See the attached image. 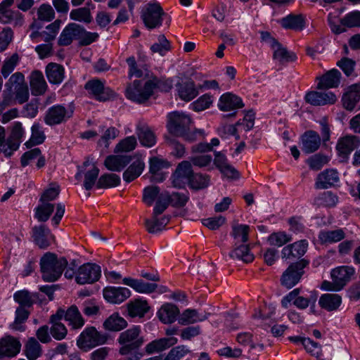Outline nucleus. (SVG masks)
<instances>
[{
  "label": "nucleus",
  "mask_w": 360,
  "mask_h": 360,
  "mask_svg": "<svg viewBox=\"0 0 360 360\" xmlns=\"http://www.w3.org/2000/svg\"><path fill=\"white\" fill-rule=\"evenodd\" d=\"M30 312L25 307H18L15 310L14 322L11 325L12 329L19 331L25 330L22 323L28 319Z\"/></svg>",
  "instance_id": "nucleus-47"
},
{
  "label": "nucleus",
  "mask_w": 360,
  "mask_h": 360,
  "mask_svg": "<svg viewBox=\"0 0 360 360\" xmlns=\"http://www.w3.org/2000/svg\"><path fill=\"white\" fill-rule=\"evenodd\" d=\"M243 105L241 98L231 93L223 94L220 97L218 104L219 109L222 111H230L241 108Z\"/></svg>",
  "instance_id": "nucleus-22"
},
{
  "label": "nucleus",
  "mask_w": 360,
  "mask_h": 360,
  "mask_svg": "<svg viewBox=\"0 0 360 360\" xmlns=\"http://www.w3.org/2000/svg\"><path fill=\"white\" fill-rule=\"evenodd\" d=\"M309 264L308 261L301 259L299 262L291 264L283 273L281 277V283L287 288L295 286L304 274V269Z\"/></svg>",
  "instance_id": "nucleus-6"
},
{
  "label": "nucleus",
  "mask_w": 360,
  "mask_h": 360,
  "mask_svg": "<svg viewBox=\"0 0 360 360\" xmlns=\"http://www.w3.org/2000/svg\"><path fill=\"white\" fill-rule=\"evenodd\" d=\"M13 298L22 307H30L34 303L39 300L38 293H30L27 290H20L16 292Z\"/></svg>",
  "instance_id": "nucleus-36"
},
{
  "label": "nucleus",
  "mask_w": 360,
  "mask_h": 360,
  "mask_svg": "<svg viewBox=\"0 0 360 360\" xmlns=\"http://www.w3.org/2000/svg\"><path fill=\"white\" fill-rule=\"evenodd\" d=\"M191 119L183 112H172L167 115V127L173 135H187L190 133Z\"/></svg>",
  "instance_id": "nucleus-4"
},
{
  "label": "nucleus",
  "mask_w": 360,
  "mask_h": 360,
  "mask_svg": "<svg viewBox=\"0 0 360 360\" xmlns=\"http://www.w3.org/2000/svg\"><path fill=\"white\" fill-rule=\"evenodd\" d=\"M78 170L75 178L77 180H81L82 174H84V187L87 191L91 189L98 179L99 169L94 164H90V162L86 160L82 166L78 167Z\"/></svg>",
  "instance_id": "nucleus-10"
},
{
  "label": "nucleus",
  "mask_w": 360,
  "mask_h": 360,
  "mask_svg": "<svg viewBox=\"0 0 360 360\" xmlns=\"http://www.w3.org/2000/svg\"><path fill=\"white\" fill-rule=\"evenodd\" d=\"M123 283L128 285L140 293H151L155 290L158 285L155 283H146L143 280H137L131 278H124Z\"/></svg>",
  "instance_id": "nucleus-31"
},
{
  "label": "nucleus",
  "mask_w": 360,
  "mask_h": 360,
  "mask_svg": "<svg viewBox=\"0 0 360 360\" xmlns=\"http://www.w3.org/2000/svg\"><path fill=\"white\" fill-rule=\"evenodd\" d=\"M37 13V20H34V22L31 25L32 29L36 30L30 35V37L34 40L37 39L39 37H41L42 35V34L39 32V30L43 27L42 22L45 20V4H43L40 6Z\"/></svg>",
  "instance_id": "nucleus-52"
},
{
  "label": "nucleus",
  "mask_w": 360,
  "mask_h": 360,
  "mask_svg": "<svg viewBox=\"0 0 360 360\" xmlns=\"http://www.w3.org/2000/svg\"><path fill=\"white\" fill-rule=\"evenodd\" d=\"M131 295L127 288L107 287L103 290L104 298L110 303L117 304L124 302Z\"/></svg>",
  "instance_id": "nucleus-15"
},
{
  "label": "nucleus",
  "mask_w": 360,
  "mask_h": 360,
  "mask_svg": "<svg viewBox=\"0 0 360 360\" xmlns=\"http://www.w3.org/2000/svg\"><path fill=\"white\" fill-rule=\"evenodd\" d=\"M354 270L350 266H340L331 271V278L335 282V285L341 290L349 281Z\"/></svg>",
  "instance_id": "nucleus-20"
},
{
  "label": "nucleus",
  "mask_w": 360,
  "mask_h": 360,
  "mask_svg": "<svg viewBox=\"0 0 360 360\" xmlns=\"http://www.w3.org/2000/svg\"><path fill=\"white\" fill-rule=\"evenodd\" d=\"M46 77L51 83L59 84L64 77V68L59 64L50 63L46 65Z\"/></svg>",
  "instance_id": "nucleus-42"
},
{
  "label": "nucleus",
  "mask_w": 360,
  "mask_h": 360,
  "mask_svg": "<svg viewBox=\"0 0 360 360\" xmlns=\"http://www.w3.org/2000/svg\"><path fill=\"white\" fill-rule=\"evenodd\" d=\"M166 200H168L169 205L174 207H183L189 200V196L186 193L174 192L172 194L165 193Z\"/></svg>",
  "instance_id": "nucleus-48"
},
{
  "label": "nucleus",
  "mask_w": 360,
  "mask_h": 360,
  "mask_svg": "<svg viewBox=\"0 0 360 360\" xmlns=\"http://www.w3.org/2000/svg\"><path fill=\"white\" fill-rule=\"evenodd\" d=\"M165 13L158 3H150L145 6L141 11V18L148 29L159 27L162 24V16Z\"/></svg>",
  "instance_id": "nucleus-5"
},
{
  "label": "nucleus",
  "mask_w": 360,
  "mask_h": 360,
  "mask_svg": "<svg viewBox=\"0 0 360 360\" xmlns=\"http://www.w3.org/2000/svg\"><path fill=\"white\" fill-rule=\"evenodd\" d=\"M167 166V162L158 158L153 157L150 159V172L153 174L152 180L162 181L165 179L163 174L159 172Z\"/></svg>",
  "instance_id": "nucleus-44"
},
{
  "label": "nucleus",
  "mask_w": 360,
  "mask_h": 360,
  "mask_svg": "<svg viewBox=\"0 0 360 360\" xmlns=\"http://www.w3.org/2000/svg\"><path fill=\"white\" fill-rule=\"evenodd\" d=\"M179 314V308L172 303L164 304L157 312L159 320L164 324L173 323Z\"/></svg>",
  "instance_id": "nucleus-16"
},
{
  "label": "nucleus",
  "mask_w": 360,
  "mask_h": 360,
  "mask_svg": "<svg viewBox=\"0 0 360 360\" xmlns=\"http://www.w3.org/2000/svg\"><path fill=\"white\" fill-rule=\"evenodd\" d=\"M136 145L137 141L134 136H127L117 144L114 152L116 153L130 152L136 148Z\"/></svg>",
  "instance_id": "nucleus-54"
},
{
  "label": "nucleus",
  "mask_w": 360,
  "mask_h": 360,
  "mask_svg": "<svg viewBox=\"0 0 360 360\" xmlns=\"http://www.w3.org/2000/svg\"><path fill=\"white\" fill-rule=\"evenodd\" d=\"M272 49H274V59L278 60L282 64L293 62L297 59L295 53L288 51L279 42L276 44V46H274Z\"/></svg>",
  "instance_id": "nucleus-37"
},
{
  "label": "nucleus",
  "mask_w": 360,
  "mask_h": 360,
  "mask_svg": "<svg viewBox=\"0 0 360 360\" xmlns=\"http://www.w3.org/2000/svg\"><path fill=\"white\" fill-rule=\"evenodd\" d=\"M131 160V157L129 155H110L105 158L104 165L110 171L120 172Z\"/></svg>",
  "instance_id": "nucleus-17"
},
{
  "label": "nucleus",
  "mask_w": 360,
  "mask_h": 360,
  "mask_svg": "<svg viewBox=\"0 0 360 360\" xmlns=\"http://www.w3.org/2000/svg\"><path fill=\"white\" fill-rule=\"evenodd\" d=\"M179 97L186 101H190L198 94V91L193 81H187L178 85Z\"/></svg>",
  "instance_id": "nucleus-38"
},
{
  "label": "nucleus",
  "mask_w": 360,
  "mask_h": 360,
  "mask_svg": "<svg viewBox=\"0 0 360 360\" xmlns=\"http://www.w3.org/2000/svg\"><path fill=\"white\" fill-rule=\"evenodd\" d=\"M83 32V27L79 24L69 23L62 31L58 39L59 46H66L72 44L73 40H79V37Z\"/></svg>",
  "instance_id": "nucleus-12"
},
{
  "label": "nucleus",
  "mask_w": 360,
  "mask_h": 360,
  "mask_svg": "<svg viewBox=\"0 0 360 360\" xmlns=\"http://www.w3.org/2000/svg\"><path fill=\"white\" fill-rule=\"evenodd\" d=\"M219 145V140L214 138L211 140L210 143L201 142L198 144L193 145L191 147V153H202L212 150L213 147Z\"/></svg>",
  "instance_id": "nucleus-59"
},
{
  "label": "nucleus",
  "mask_w": 360,
  "mask_h": 360,
  "mask_svg": "<svg viewBox=\"0 0 360 360\" xmlns=\"http://www.w3.org/2000/svg\"><path fill=\"white\" fill-rule=\"evenodd\" d=\"M341 73L336 69L328 71L326 74L318 77L317 89H330L337 87L340 82Z\"/></svg>",
  "instance_id": "nucleus-19"
},
{
  "label": "nucleus",
  "mask_w": 360,
  "mask_h": 360,
  "mask_svg": "<svg viewBox=\"0 0 360 360\" xmlns=\"http://www.w3.org/2000/svg\"><path fill=\"white\" fill-rule=\"evenodd\" d=\"M345 237V233L342 229L333 231H323L319 233V238L321 244L337 243Z\"/></svg>",
  "instance_id": "nucleus-43"
},
{
  "label": "nucleus",
  "mask_w": 360,
  "mask_h": 360,
  "mask_svg": "<svg viewBox=\"0 0 360 360\" xmlns=\"http://www.w3.org/2000/svg\"><path fill=\"white\" fill-rule=\"evenodd\" d=\"M339 181L338 173L335 169H326L318 175L316 186L318 188H326Z\"/></svg>",
  "instance_id": "nucleus-29"
},
{
  "label": "nucleus",
  "mask_w": 360,
  "mask_h": 360,
  "mask_svg": "<svg viewBox=\"0 0 360 360\" xmlns=\"http://www.w3.org/2000/svg\"><path fill=\"white\" fill-rule=\"evenodd\" d=\"M108 335L98 332L95 327L86 328L79 335L77 340V347L84 350L88 351L93 347L105 343Z\"/></svg>",
  "instance_id": "nucleus-2"
},
{
  "label": "nucleus",
  "mask_w": 360,
  "mask_h": 360,
  "mask_svg": "<svg viewBox=\"0 0 360 360\" xmlns=\"http://www.w3.org/2000/svg\"><path fill=\"white\" fill-rule=\"evenodd\" d=\"M118 342L121 345L119 353L121 355H129L138 350L143 344L144 340L141 336L139 326L132 327L120 334Z\"/></svg>",
  "instance_id": "nucleus-1"
},
{
  "label": "nucleus",
  "mask_w": 360,
  "mask_h": 360,
  "mask_svg": "<svg viewBox=\"0 0 360 360\" xmlns=\"http://www.w3.org/2000/svg\"><path fill=\"white\" fill-rule=\"evenodd\" d=\"M190 353L191 351L186 346L179 345L172 348L164 360H180Z\"/></svg>",
  "instance_id": "nucleus-58"
},
{
  "label": "nucleus",
  "mask_w": 360,
  "mask_h": 360,
  "mask_svg": "<svg viewBox=\"0 0 360 360\" xmlns=\"http://www.w3.org/2000/svg\"><path fill=\"white\" fill-rule=\"evenodd\" d=\"M21 344L20 341L12 337L6 336L0 340V359L6 357H13L20 351Z\"/></svg>",
  "instance_id": "nucleus-13"
},
{
  "label": "nucleus",
  "mask_w": 360,
  "mask_h": 360,
  "mask_svg": "<svg viewBox=\"0 0 360 360\" xmlns=\"http://www.w3.org/2000/svg\"><path fill=\"white\" fill-rule=\"evenodd\" d=\"M41 353V347L38 341L31 338L25 345V354L29 360H35Z\"/></svg>",
  "instance_id": "nucleus-50"
},
{
  "label": "nucleus",
  "mask_w": 360,
  "mask_h": 360,
  "mask_svg": "<svg viewBox=\"0 0 360 360\" xmlns=\"http://www.w3.org/2000/svg\"><path fill=\"white\" fill-rule=\"evenodd\" d=\"M358 145L357 136H342L337 143L336 148L339 154L345 158Z\"/></svg>",
  "instance_id": "nucleus-27"
},
{
  "label": "nucleus",
  "mask_w": 360,
  "mask_h": 360,
  "mask_svg": "<svg viewBox=\"0 0 360 360\" xmlns=\"http://www.w3.org/2000/svg\"><path fill=\"white\" fill-rule=\"evenodd\" d=\"M177 342L176 338H164L155 340L148 344L146 347V352L148 354H153L154 352H162Z\"/></svg>",
  "instance_id": "nucleus-30"
},
{
  "label": "nucleus",
  "mask_w": 360,
  "mask_h": 360,
  "mask_svg": "<svg viewBox=\"0 0 360 360\" xmlns=\"http://www.w3.org/2000/svg\"><path fill=\"white\" fill-rule=\"evenodd\" d=\"M300 292V288H295L290 292L281 300V305L284 308H288L291 302H293L294 305L298 309H307L310 304H314L317 300V295L316 292H312L309 297L299 296Z\"/></svg>",
  "instance_id": "nucleus-9"
},
{
  "label": "nucleus",
  "mask_w": 360,
  "mask_h": 360,
  "mask_svg": "<svg viewBox=\"0 0 360 360\" xmlns=\"http://www.w3.org/2000/svg\"><path fill=\"white\" fill-rule=\"evenodd\" d=\"M307 103L312 105L333 104L337 101L336 96L331 92L309 91L305 96Z\"/></svg>",
  "instance_id": "nucleus-14"
},
{
  "label": "nucleus",
  "mask_w": 360,
  "mask_h": 360,
  "mask_svg": "<svg viewBox=\"0 0 360 360\" xmlns=\"http://www.w3.org/2000/svg\"><path fill=\"white\" fill-rule=\"evenodd\" d=\"M84 88L89 94L93 95L99 101H105L115 96V93L112 90L105 88L103 82L98 79L87 82Z\"/></svg>",
  "instance_id": "nucleus-11"
},
{
  "label": "nucleus",
  "mask_w": 360,
  "mask_h": 360,
  "mask_svg": "<svg viewBox=\"0 0 360 360\" xmlns=\"http://www.w3.org/2000/svg\"><path fill=\"white\" fill-rule=\"evenodd\" d=\"M72 20L89 23L91 21V15L89 8L86 7L72 10L70 13Z\"/></svg>",
  "instance_id": "nucleus-57"
},
{
  "label": "nucleus",
  "mask_w": 360,
  "mask_h": 360,
  "mask_svg": "<svg viewBox=\"0 0 360 360\" xmlns=\"http://www.w3.org/2000/svg\"><path fill=\"white\" fill-rule=\"evenodd\" d=\"M307 246L308 243L304 240L286 245L282 250V257L285 259L300 257L306 252Z\"/></svg>",
  "instance_id": "nucleus-21"
},
{
  "label": "nucleus",
  "mask_w": 360,
  "mask_h": 360,
  "mask_svg": "<svg viewBox=\"0 0 360 360\" xmlns=\"http://www.w3.org/2000/svg\"><path fill=\"white\" fill-rule=\"evenodd\" d=\"M321 143L320 136H302V150L306 153H313L320 147Z\"/></svg>",
  "instance_id": "nucleus-49"
},
{
  "label": "nucleus",
  "mask_w": 360,
  "mask_h": 360,
  "mask_svg": "<svg viewBox=\"0 0 360 360\" xmlns=\"http://www.w3.org/2000/svg\"><path fill=\"white\" fill-rule=\"evenodd\" d=\"M360 99V84L350 86L348 91L343 95L342 101L343 106L348 110H352Z\"/></svg>",
  "instance_id": "nucleus-25"
},
{
  "label": "nucleus",
  "mask_w": 360,
  "mask_h": 360,
  "mask_svg": "<svg viewBox=\"0 0 360 360\" xmlns=\"http://www.w3.org/2000/svg\"><path fill=\"white\" fill-rule=\"evenodd\" d=\"M65 211V205L58 203L46 202V220L55 212L54 215L51 218V225L56 228L60 224Z\"/></svg>",
  "instance_id": "nucleus-23"
},
{
  "label": "nucleus",
  "mask_w": 360,
  "mask_h": 360,
  "mask_svg": "<svg viewBox=\"0 0 360 360\" xmlns=\"http://www.w3.org/2000/svg\"><path fill=\"white\" fill-rule=\"evenodd\" d=\"M250 226L245 224H234L232 226L231 236L235 245L245 244L248 240Z\"/></svg>",
  "instance_id": "nucleus-39"
},
{
  "label": "nucleus",
  "mask_w": 360,
  "mask_h": 360,
  "mask_svg": "<svg viewBox=\"0 0 360 360\" xmlns=\"http://www.w3.org/2000/svg\"><path fill=\"white\" fill-rule=\"evenodd\" d=\"M154 89L155 84L153 81H147L142 86L140 81L135 80L127 87L126 96L131 101L141 103L150 98Z\"/></svg>",
  "instance_id": "nucleus-3"
},
{
  "label": "nucleus",
  "mask_w": 360,
  "mask_h": 360,
  "mask_svg": "<svg viewBox=\"0 0 360 360\" xmlns=\"http://www.w3.org/2000/svg\"><path fill=\"white\" fill-rule=\"evenodd\" d=\"M31 93L34 96L45 93V80L42 72L33 70L29 77Z\"/></svg>",
  "instance_id": "nucleus-26"
},
{
  "label": "nucleus",
  "mask_w": 360,
  "mask_h": 360,
  "mask_svg": "<svg viewBox=\"0 0 360 360\" xmlns=\"http://www.w3.org/2000/svg\"><path fill=\"white\" fill-rule=\"evenodd\" d=\"M65 319L73 329L81 328L84 325V319L75 305H72L65 311Z\"/></svg>",
  "instance_id": "nucleus-32"
},
{
  "label": "nucleus",
  "mask_w": 360,
  "mask_h": 360,
  "mask_svg": "<svg viewBox=\"0 0 360 360\" xmlns=\"http://www.w3.org/2000/svg\"><path fill=\"white\" fill-rule=\"evenodd\" d=\"M127 326L126 320L117 313L112 314L103 323L104 328L110 331H120L125 328Z\"/></svg>",
  "instance_id": "nucleus-41"
},
{
  "label": "nucleus",
  "mask_w": 360,
  "mask_h": 360,
  "mask_svg": "<svg viewBox=\"0 0 360 360\" xmlns=\"http://www.w3.org/2000/svg\"><path fill=\"white\" fill-rule=\"evenodd\" d=\"M208 314H200L195 309H188L184 310L180 315L179 323L182 326L193 324L206 320L208 318Z\"/></svg>",
  "instance_id": "nucleus-28"
},
{
  "label": "nucleus",
  "mask_w": 360,
  "mask_h": 360,
  "mask_svg": "<svg viewBox=\"0 0 360 360\" xmlns=\"http://www.w3.org/2000/svg\"><path fill=\"white\" fill-rule=\"evenodd\" d=\"M209 183V175L196 173L191 176V179L189 181L188 184L191 188L199 190L207 187Z\"/></svg>",
  "instance_id": "nucleus-51"
},
{
  "label": "nucleus",
  "mask_w": 360,
  "mask_h": 360,
  "mask_svg": "<svg viewBox=\"0 0 360 360\" xmlns=\"http://www.w3.org/2000/svg\"><path fill=\"white\" fill-rule=\"evenodd\" d=\"M145 164L143 161L138 158L134 161L124 172L123 179L127 182H131L138 178L143 171Z\"/></svg>",
  "instance_id": "nucleus-34"
},
{
  "label": "nucleus",
  "mask_w": 360,
  "mask_h": 360,
  "mask_svg": "<svg viewBox=\"0 0 360 360\" xmlns=\"http://www.w3.org/2000/svg\"><path fill=\"white\" fill-rule=\"evenodd\" d=\"M212 101L211 96L204 94L192 103V107L195 111H202L208 108L212 103Z\"/></svg>",
  "instance_id": "nucleus-62"
},
{
  "label": "nucleus",
  "mask_w": 360,
  "mask_h": 360,
  "mask_svg": "<svg viewBox=\"0 0 360 360\" xmlns=\"http://www.w3.org/2000/svg\"><path fill=\"white\" fill-rule=\"evenodd\" d=\"M169 221V219L167 217H162L158 219L157 216L153 215V219H146L145 224L146 229L149 233H154L162 230V229L167 225Z\"/></svg>",
  "instance_id": "nucleus-53"
},
{
  "label": "nucleus",
  "mask_w": 360,
  "mask_h": 360,
  "mask_svg": "<svg viewBox=\"0 0 360 360\" xmlns=\"http://www.w3.org/2000/svg\"><path fill=\"white\" fill-rule=\"evenodd\" d=\"M120 183V178L118 175L115 174H105L98 178L96 186L98 188H107L117 186Z\"/></svg>",
  "instance_id": "nucleus-46"
},
{
  "label": "nucleus",
  "mask_w": 360,
  "mask_h": 360,
  "mask_svg": "<svg viewBox=\"0 0 360 360\" xmlns=\"http://www.w3.org/2000/svg\"><path fill=\"white\" fill-rule=\"evenodd\" d=\"M328 162V157L320 154L311 156L307 161L309 167L314 170L320 169Z\"/></svg>",
  "instance_id": "nucleus-64"
},
{
  "label": "nucleus",
  "mask_w": 360,
  "mask_h": 360,
  "mask_svg": "<svg viewBox=\"0 0 360 360\" xmlns=\"http://www.w3.org/2000/svg\"><path fill=\"white\" fill-rule=\"evenodd\" d=\"M342 304V297L338 294L326 293L319 300V304L321 309L327 311H336Z\"/></svg>",
  "instance_id": "nucleus-24"
},
{
  "label": "nucleus",
  "mask_w": 360,
  "mask_h": 360,
  "mask_svg": "<svg viewBox=\"0 0 360 360\" xmlns=\"http://www.w3.org/2000/svg\"><path fill=\"white\" fill-rule=\"evenodd\" d=\"M67 266L65 257H58L55 253L46 252V282L57 281Z\"/></svg>",
  "instance_id": "nucleus-7"
},
{
  "label": "nucleus",
  "mask_w": 360,
  "mask_h": 360,
  "mask_svg": "<svg viewBox=\"0 0 360 360\" xmlns=\"http://www.w3.org/2000/svg\"><path fill=\"white\" fill-rule=\"evenodd\" d=\"M101 273V267L98 265L91 263L84 264L78 268L75 281L79 285L94 283L99 279Z\"/></svg>",
  "instance_id": "nucleus-8"
},
{
  "label": "nucleus",
  "mask_w": 360,
  "mask_h": 360,
  "mask_svg": "<svg viewBox=\"0 0 360 360\" xmlns=\"http://www.w3.org/2000/svg\"><path fill=\"white\" fill-rule=\"evenodd\" d=\"M19 143L18 136H0V153L11 156L18 148Z\"/></svg>",
  "instance_id": "nucleus-35"
},
{
  "label": "nucleus",
  "mask_w": 360,
  "mask_h": 360,
  "mask_svg": "<svg viewBox=\"0 0 360 360\" xmlns=\"http://www.w3.org/2000/svg\"><path fill=\"white\" fill-rule=\"evenodd\" d=\"M170 49V42L164 34L159 35L158 42L153 44L150 47V50L153 53H158L161 56H164Z\"/></svg>",
  "instance_id": "nucleus-55"
},
{
  "label": "nucleus",
  "mask_w": 360,
  "mask_h": 360,
  "mask_svg": "<svg viewBox=\"0 0 360 360\" xmlns=\"http://www.w3.org/2000/svg\"><path fill=\"white\" fill-rule=\"evenodd\" d=\"M291 237L284 232L274 233L271 234L269 237L270 244L278 247L285 245L291 241Z\"/></svg>",
  "instance_id": "nucleus-61"
},
{
  "label": "nucleus",
  "mask_w": 360,
  "mask_h": 360,
  "mask_svg": "<svg viewBox=\"0 0 360 360\" xmlns=\"http://www.w3.org/2000/svg\"><path fill=\"white\" fill-rule=\"evenodd\" d=\"M149 310L148 302L146 300H136L128 305L129 314L131 317H142Z\"/></svg>",
  "instance_id": "nucleus-45"
},
{
  "label": "nucleus",
  "mask_w": 360,
  "mask_h": 360,
  "mask_svg": "<svg viewBox=\"0 0 360 360\" xmlns=\"http://www.w3.org/2000/svg\"><path fill=\"white\" fill-rule=\"evenodd\" d=\"M342 25L348 27H360V11H353L340 20Z\"/></svg>",
  "instance_id": "nucleus-60"
},
{
  "label": "nucleus",
  "mask_w": 360,
  "mask_h": 360,
  "mask_svg": "<svg viewBox=\"0 0 360 360\" xmlns=\"http://www.w3.org/2000/svg\"><path fill=\"white\" fill-rule=\"evenodd\" d=\"M229 255L231 258L241 260L245 263L252 262L255 259L253 254L250 252L249 245L246 244L234 245V248Z\"/></svg>",
  "instance_id": "nucleus-33"
},
{
  "label": "nucleus",
  "mask_w": 360,
  "mask_h": 360,
  "mask_svg": "<svg viewBox=\"0 0 360 360\" xmlns=\"http://www.w3.org/2000/svg\"><path fill=\"white\" fill-rule=\"evenodd\" d=\"M175 172L183 177L188 179V183L193 175L192 165L190 161H183L176 167Z\"/></svg>",
  "instance_id": "nucleus-63"
},
{
  "label": "nucleus",
  "mask_w": 360,
  "mask_h": 360,
  "mask_svg": "<svg viewBox=\"0 0 360 360\" xmlns=\"http://www.w3.org/2000/svg\"><path fill=\"white\" fill-rule=\"evenodd\" d=\"M72 110H67L62 105H55L51 108L46 115V124H56L62 122L72 115Z\"/></svg>",
  "instance_id": "nucleus-18"
},
{
  "label": "nucleus",
  "mask_w": 360,
  "mask_h": 360,
  "mask_svg": "<svg viewBox=\"0 0 360 360\" xmlns=\"http://www.w3.org/2000/svg\"><path fill=\"white\" fill-rule=\"evenodd\" d=\"M19 56L13 53L10 58H6L2 65L1 72L4 78H6L15 69L19 62Z\"/></svg>",
  "instance_id": "nucleus-56"
},
{
  "label": "nucleus",
  "mask_w": 360,
  "mask_h": 360,
  "mask_svg": "<svg viewBox=\"0 0 360 360\" xmlns=\"http://www.w3.org/2000/svg\"><path fill=\"white\" fill-rule=\"evenodd\" d=\"M281 24L285 29L300 30L304 27V18L302 15H289L281 20Z\"/></svg>",
  "instance_id": "nucleus-40"
}]
</instances>
